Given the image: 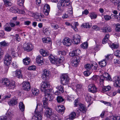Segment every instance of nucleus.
<instances>
[{"label":"nucleus","instance_id":"obj_1","mask_svg":"<svg viewBox=\"0 0 120 120\" xmlns=\"http://www.w3.org/2000/svg\"><path fill=\"white\" fill-rule=\"evenodd\" d=\"M35 112V115L33 117L32 120H41L42 118L41 113L43 112L42 105L37 104Z\"/></svg>","mask_w":120,"mask_h":120},{"label":"nucleus","instance_id":"obj_2","mask_svg":"<svg viewBox=\"0 0 120 120\" xmlns=\"http://www.w3.org/2000/svg\"><path fill=\"white\" fill-rule=\"evenodd\" d=\"M0 82L2 83L3 85L8 86L10 89L13 88L15 86V82L13 81L10 82L7 79H3L0 81Z\"/></svg>","mask_w":120,"mask_h":120},{"label":"nucleus","instance_id":"obj_3","mask_svg":"<svg viewBox=\"0 0 120 120\" xmlns=\"http://www.w3.org/2000/svg\"><path fill=\"white\" fill-rule=\"evenodd\" d=\"M50 84L47 81L42 82L41 84L40 87L42 91H44V93L45 94V91L47 90V92H49L52 90L51 89H48L50 87Z\"/></svg>","mask_w":120,"mask_h":120},{"label":"nucleus","instance_id":"obj_4","mask_svg":"<svg viewBox=\"0 0 120 120\" xmlns=\"http://www.w3.org/2000/svg\"><path fill=\"white\" fill-rule=\"evenodd\" d=\"M61 83L63 85H66L69 82V78L68 74H65L62 75L60 77Z\"/></svg>","mask_w":120,"mask_h":120},{"label":"nucleus","instance_id":"obj_5","mask_svg":"<svg viewBox=\"0 0 120 120\" xmlns=\"http://www.w3.org/2000/svg\"><path fill=\"white\" fill-rule=\"evenodd\" d=\"M107 76H105L104 75H101L100 76H99V82L101 85L102 86L103 85L104 82L105 80V79L111 81L112 79H111L110 76L109 75L108 73L106 74Z\"/></svg>","mask_w":120,"mask_h":120},{"label":"nucleus","instance_id":"obj_6","mask_svg":"<svg viewBox=\"0 0 120 120\" xmlns=\"http://www.w3.org/2000/svg\"><path fill=\"white\" fill-rule=\"evenodd\" d=\"M11 57L9 54H7L5 55L4 59V63L8 68V66L10 65L11 62Z\"/></svg>","mask_w":120,"mask_h":120},{"label":"nucleus","instance_id":"obj_7","mask_svg":"<svg viewBox=\"0 0 120 120\" xmlns=\"http://www.w3.org/2000/svg\"><path fill=\"white\" fill-rule=\"evenodd\" d=\"M42 72L43 79L44 80H47L50 76V72L49 70L46 69L43 70Z\"/></svg>","mask_w":120,"mask_h":120},{"label":"nucleus","instance_id":"obj_8","mask_svg":"<svg viewBox=\"0 0 120 120\" xmlns=\"http://www.w3.org/2000/svg\"><path fill=\"white\" fill-rule=\"evenodd\" d=\"M33 45L29 43H25L23 45V49L24 51L29 52L32 50L33 48Z\"/></svg>","mask_w":120,"mask_h":120},{"label":"nucleus","instance_id":"obj_9","mask_svg":"<svg viewBox=\"0 0 120 120\" xmlns=\"http://www.w3.org/2000/svg\"><path fill=\"white\" fill-rule=\"evenodd\" d=\"M88 88L89 91L93 93L96 92L97 90V87L94 84H89Z\"/></svg>","mask_w":120,"mask_h":120},{"label":"nucleus","instance_id":"obj_10","mask_svg":"<svg viewBox=\"0 0 120 120\" xmlns=\"http://www.w3.org/2000/svg\"><path fill=\"white\" fill-rule=\"evenodd\" d=\"M79 56H76L74 57V59L72 61V65L74 67H76L79 64L78 62L80 61Z\"/></svg>","mask_w":120,"mask_h":120},{"label":"nucleus","instance_id":"obj_11","mask_svg":"<svg viewBox=\"0 0 120 120\" xmlns=\"http://www.w3.org/2000/svg\"><path fill=\"white\" fill-rule=\"evenodd\" d=\"M44 108L45 109V114L46 116L48 117H50V116L53 114L52 109L48 107H45Z\"/></svg>","mask_w":120,"mask_h":120},{"label":"nucleus","instance_id":"obj_12","mask_svg":"<svg viewBox=\"0 0 120 120\" xmlns=\"http://www.w3.org/2000/svg\"><path fill=\"white\" fill-rule=\"evenodd\" d=\"M62 42L64 45L69 46L71 45L72 43V40L69 38H65L63 40Z\"/></svg>","mask_w":120,"mask_h":120},{"label":"nucleus","instance_id":"obj_13","mask_svg":"<svg viewBox=\"0 0 120 120\" xmlns=\"http://www.w3.org/2000/svg\"><path fill=\"white\" fill-rule=\"evenodd\" d=\"M79 109L77 111V113L79 114L80 113V111L83 112V113L86 112L87 110L86 107H85L84 105L80 104H79Z\"/></svg>","mask_w":120,"mask_h":120},{"label":"nucleus","instance_id":"obj_14","mask_svg":"<svg viewBox=\"0 0 120 120\" xmlns=\"http://www.w3.org/2000/svg\"><path fill=\"white\" fill-rule=\"evenodd\" d=\"M23 89L25 90L29 91L30 88V83L29 82H24L22 83Z\"/></svg>","mask_w":120,"mask_h":120},{"label":"nucleus","instance_id":"obj_15","mask_svg":"<svg viewBox=\"0 0 120 120\" xmlns=\"http://www.w3.org/2000/svg\"><path fill=\"white\" fill-rule=\"evenodd\" d=\"M80 38H81L80 35L78 34H76L73 37V43L75 44H78L79 43Z\"/></svg>","mask_w":120,"mask_h":120},{"label":"nucleus","instance_id":"obj_16","mask_svg":"<svg viewBox=\"0 0 120 120\" xmlns=\"http://www.w3.org/2000/svg\"><path fill=\"white\" fill-rule=\"evenodd\" d=\"M113 81L115 82L114 85L116 87H120V79L118 76L114 77Z\"/></svg>","mask_w":120,"mask_h":120},{"label":"nucleus","instance_id":"obj_17","mask_svg":"<svg viewBox=\"0 0 120 120\" xmlns=\"http://www.w3.org/2000/svg\"><path fill=\"white\" fill-rule=\"evenodd\" d=\"M32 16L35 18L38 19L37 20V21H41V20L40 19L41 18H43L44 16L40 13L36 12L33 14Z\"/></svg>","mask_w":120,"mask_h":120},{"label":"nucleus","instance_id":"obj_18","mask_svg":"<svg viewBox=\"0 0 120 120\" xmlns=\"http://www.w3.org/2000/svg\"><path fill=\"white\" fill-rule=\"evenodd\" d=\"M70 0H61L60 3L62 7H66L70 5Z\"/></svg>","mask_w":120,"mask_h":120},{"label":"nucleus","instance_id":"obj_19","mask_svg":"<svg viewBox=\"0 0 120 120\" xmlns=\"http://www.w3.org/2000/svg\"><path fill=\"white\" fill-rule=\"evenodd\" d=\"M56 109L57 111L62 114L64 112L65 108L63 105H59L56 107Z\"/></svg>","mask_w":120,"mask_h":120},{"label":"nucleus","instance_id":"obj_20","mask_svg":"<svg viewBox=\"0 0 120 120\" xmlns=\"http://www.w3.org/2000/svg\"><path fill=\"white\" fill-rule=\"evenodd\" d=\"M80 53V50L77 49L75 50H73L72 52L70 53V56L74 57L76 56H78V55H79Z\"/></svg>","mask_w":120,"mask_h":120},{"label":"nucleus","instance_id":"obj_21","mask_svg":"<svg viewBox=\"0 0 120 120\" xmlns=\"http://www.w3.org/2000/svg\"><path fill=\"white\" fill-rule=\"evenodd\" d=\"M50 7L49 5L46 4L44 5L43 11L45 15H49L50 11Z\"/></svg>","mask_w":120,"mask_h":120},{"label":"nucleus","instance_id":"obj_22","mask_svg":"<svg viewBox=\"0 0 120 120\" xmlns=\"http://www.w3.org/2000/svg\"><path fill=\"white\" fill-rule=\"evenodd\" d=\"M13 116V112L11 111L8 110L6 113V116L8 120H10L12 118Z\"/></svg>","mask_w":120,"mask_h":120},{"label":"nucleus","instance_id":"obj_23","mask_svg":"<svg viewBox=\"0 0 120 120\" xmlns=\"http://www.w3.org/2000/svg\"><path fill=\"white\" fill-rule=\"evenodd\" d=\"M46 90L45 92V96H47V97L48 100H49V101H52L53 98V97L52 95L50 94V92H47Z\"/></svg>","mask_w":120,"mask_h":120},{"label":"nucleus","instance_id":"obj_24","mask_svg":"<svg viewBox=\"0 0 120 120\" xmlns=\"http://www.w3.org/2000/svg\"><path fill=\"white\" fill-rule=\"evenodd\" d=\"M17 102V99H12L8 102V103L10 105L14 106L16 105Z\"/></svg>","mask_w":120,"mask_h":120},{"label":"nucleus","instance_id":"obj_25","mask_svg":"<svg viewBox=\"0 0 120 120\" xmlns=\"http://www.w3.org/2000/svg\"><path fill=\"white\" fill-rule=\"evenodd\" d=\"M101 31L104 33H107L110 32L112 30L111 27L109 26L105 27L101 29Z\"/></svg>","mask_w":120,"mask_h":120},{"label":"nucleus","instance_id":"obj_26","mask_svg":"<svg viewBox=\"0 0 120 120\" xmlns=\"http://www.w3.org/2000/svg\"><path fill=\"white\" fill-rule=\"evenodd\" d=\"M40 54L42 55L43 56H46L49 54V53L44 50L43 49H41L40 50Z\"/></svg>","mask_w":120,"mask_h":120},{"label":"nucleus","instance_id":"obj_27","mask_svg":"<svg viewBox=\"0 0 120 120\" xmlns=\"http://www.w3.org/2000/svg\"><path fill=\"white\" fill-rule=\"evenodd\" d=\"M42 101L44 108L47 107V106L48 104V100L46 97L43 98Z\"/></svg>","mask_w":120,"mask_h":120},{"label":"nucleus","instance_id":"obj_28","mask_svg":"<svg viewBox=\"0 0 120 120\" xmlns=\"http://www.w3.org/2000/svg\"><path fill=\"white\" fill-rule=\"evenodd\" d=\"M93 66L94 65L93 64H87L85 65L84 67L85 68L87 71H89L91 68H92Z\"/></svg>","mask_w":120,"mask_h":120},{"label":"nucleus","instance_id":"obj_29","mask_svg":"<svg viewBox=\"0 0 120 120\" xmlns=\"http://www.w3.org/2000/svg\"><path fill=\"white\" fill-rule=\"evenodd\" d=\"M36 60L37 63H43V59L42 56L38 55L36 57Z\"/></svg>","mask_w":120,"mask_h":120},{"label":"nucleus","instance_id":"obj_30","mask_svg":"<svg viewBox=\"0 0 120 120\" xmlns=\"http://www.w3.org/2000/svg\"><path fill=\"white\" fill-rule=\"evenodd\" d=\"M15 76L16 77L19 78H22V75L21 71L19 70H17L16 71Z\"/></svg>","mask_w":120,"mask_h":120},{"label":"nucleus","instance_id":"obj_31","mask_svg":"<svg viewBox=\"0 0 120 120\" xmlns=\"http://www.w3.org/2000/svg\"><path fill=\"white\" fill-rule=\"evenodd\" d=\"M84 95L87 101L89 102L91 100V97L89 94L86 93Z\"/></svg>","mask_w":120,"mask_h":120},{"label":"nucleus","instance_id":"obj_32","mask_svg":"<svg viewBox=\"0 0 120 120\" xmlns=\"http://www.w3.org/2000/svg\"><path fill=\"white\" fill-rule=\"evenodd\" d=\"M4 30L7 32L10 31L12 29V28L8 25V23H7L4 26Z\"/></svg>","mask_w":120,"mask_h":120},{"label":"nucleus","instance_id":"obj_33","mask_svg":"<svg viewBox=\"0 0 120 120\" xmlns=\"http://www.w3.org/2000/svg\"><path fill=\"white\" fill-rule=\"evenodd\" d=\"M31 91L33 94L34 96L37 95L39 93V90L36 88H33Z\"/></svg>","mask_w":120,"mask_h":120},{"label":"nucleus","instance_id":"obj_34","mask_svg":"<svg viewBox=\"0 0 120 120\" xmlns=\"http://www.w3.org/2000/svg\"><path fill=\"white\" fill-rule=\"evenodd\" d=\"M49 59L50 61L52 64H54L55 63L56 58L52 55H51L49 57Z\"/></svg>","mask_w":120,"mask_h":120},{"label":"nucleus","instance_id":"obj_35","mask_svg":"<svg viewBox=\"0 0 120 120\" xmlns=\"http://www.w3.org/2000/svg\"><path fill=\"white\" fill-rule=\"evenodd\" d=\"M19 108L20 110L22 112L24 111L25 109V106L22 102H20L19 104Z\"/></svg>","mask_w":120,"mask_h":120},{"label":"nucleus","instance_id":"obj_36","mask_svg":"<svg viewBox=\"0 0 120 120\" xmlns=\"http://www.w3.org/2000/svg\"><path fill=\"white\" fill-rule=\"evenodd\" d=\"M111 89V87L110 86H105L102 88V92H105L109 91Z\"/></svg>","mask_w":120,"mask_h":120},{"label":"nucleus","instance_id":"obj_37","mask_svg":"<svg viewBox=\"0 0 120 120\" xmlns=\"http://www.w3.org/2000/svg\"><path fill=\"white\" fill-rule=\"evenodd\" d=\"M23 63L25 65H28L30 62V59L29 58H26L23 60Z\"/></svg>","mask_w":120,"mask_h":120},{"label":"nucleus","instance_id":"obj_38","mask_svg":"<svg viewBox=\"0 0 120 120\" xmlns=\"http://www.w3.org/2000/svg\"><path fill=\"white\" fill-rule=\"evenodd\" d=\"M3 1L4 5L6 6H10L12 3L9 0H2Z\"/></svg>","mask_w":120,"mask_h":120},{"label":"nucleus","instance_id":"obj_39","mask_svg":"<svg viewBox=\"0 0 120 120\" xmlns=\"http://www.w3.org/2000/svg\"><path fill=\"white\" fill-rule=\"evenodd\" d=\"M56 100L57 102L59 103H61L64 101V99L60 96H58L56 98Z\"/></svg>","mask_w":120,"mask_h":120},{"label":"nucleus","instance_id":"obj_40","mask_svg":"<svg viewBox=\"0 0 120 120\" xmlns=\"http://www.w3.org/2000/svg\"><path fill=\"white\" fill-rule=\"evenodd\" d=\"M42 41L44 43H48L49 42H50L51 41V39L47 37V38H43L42 39Z\"/></svg>","mask_w":120,"mask_h":120},{"label":"nucleus","instance_id":"obj_41","mask_svg":"<svg viewBox=\"0 0 120 120\" xmlns=\"http://www.w3.org/2000/svg\"><path fill=\"white\" fill-rule=\"evenodd\" d=\"M98 64L101 67H104L105 66L106 64V62L105 60L101 61L98 62Z\"/></svg>","mask_w":120,"mask_h":120},{"label":"nucleus","instance_id":"obj_42","mask_svg":"<svg viewBox=\"0 0 120 120\" xmlns=\"http://www.w3.org/2000/svg\"><path fill=\"white\" fill-rule=\"evenodd\" d=\"M16 9L17 8L15 7H12L10 8V11L12 13H17L18 11Z\"/></svg>","mask_w":120,"mask_h":120},{"label":"nucleus","instance_id":"obj_43","mask_svg":"<svg viewBox=\"0 0 120 120\" xmlns=\"http://www.w3.org/2000/svg\"><path fill=\"white\" fill-rule=\"evenodd\" d=\"M76 114L75 112H72L70 115L69 117L70 119H73L75 117Z\"/></svg>","mask_w":120,"mask_h":120},{"label":"nucleus","instance_id":"obj_44","mask_svg":"<svg viewBox=\"0 0 120 120\" xmlns=\"http://www.w3.org/2000/svg\"><path fill=\"white\" fill-rule=\"evenodd\" d=\"M90 17L91 19H95L96 18L97 16L96 13L94 12H92L90 14Z\"/></svg>","mask_w":120,"mask_h":120},{"label":"nucleus","instance_id":"obj_45","mask_svg":"<svg viewBox=\"0 0 120 120\" xmlns=\"http://www.w3.org/2000/svg\"><path fill=\"white\" fill-rule=\"evenodd\" d=\"M49 117L52 120H56L58 118V116L56 115L53 114V113Z\"/></svg>","mask_w":120,"mask_h":120},{"label":"nucleus","instance_id":"obj_46","mask_svg":"<svg viewBox=\"0 0 120 120\" xmlns=\"http://www.w3.org/2000/svg\"><path fill=\"white\" fill-rule=\"evenodd\" d=\"M116 26L115 31L117 32H120V24L119 23L115 24Z\"/></svg>","mask_w":120,"mask_h":120},{"label":"nucleus","instance_id":"obj_47","mask_svg":"<svg viewBox=\"0 0 120 120\" xmlns=\"http://www.w3.org/2000/svg\"><path fill=\"white\" fill-rule=\"evenodd\" d=\"M63 61V60L60 58L56 59L55 63L57 65H59V64L62 63Z\"/></svg>","mask_w":120,"mask_h":120},{"label":"nucleus","instance_id":"obj_48","mask_svg":"<svg viewBox=\"0 0 120 120\" xmlns=\"http://www.w3.org/2000/svg\"><path fill=\"white\" fill-rule=\"evenodd\" d=\"M109 46L112 48L113 49L117 48L119 47V45L118 44H115L114 43L110 44L109 45Z\"/></svg>","mask_w":120,"mask_h":120},{"label":"nucleus","instance_id":"obj_49","mask_svg":"<svg viewBox=\"0 0 120 120\" xmlns=\"http://www.w3.org/2000/svg\"><path fill=\"white\" fill-rule=\"evenodd\" d=\"M88 46V45L87 42H85L80 45L81 48L83 49L87 48Z\"/></svg>","mask_w":120,"mask_h":120},{"label":"nucleus","instance_id":"obj_50","mask_svg":"<svg viewBox=\"0 0 120 120\" xmlns=\"http://www.w3.org/2000/svg\"><path fill=\"white\" fill-rule=\"evenodd\" d=\"M99 76L97 75H94L92 78V79L94 81H95L96 83L98 82V80Z\"/></svg>","mask_w":120,"mask_h":120},{"label":"nucleus","instance_id":"obj_51","mask_svg":"<svg viewBox=\"0 0 120 120\" xmlns=\"http://www.w3.org/2000/svg\"><path fill=\"white\" fill-rule=\"evenodd\" d=\"M51 27L54 29H56L59 28V26L58 24L54 23H51Z\"/></svg>","mask_w":120,"mask_h":120},{"label":"nucleus","instance_id":"obj_52","mask_svg":"<svg viewBox=\"0 0 120 120\" xmlns=\"http://www.w3.org/2000/svg\"><path fill=\"white\" fill-rule=\"evenodd\" d=\"M111 119L113 120H120V116H111Z\"/></svg>","mask_w":120,"mask_h":120},{"label":"nucleus","instance_id":"obj_53","mask_svg":"<svg viewBox=\"0 0 120 120\" xmlns=\"http://www.w3.org/2000/svg\"><path fill=\"white\" fill-rule=\"evenodd\" d=\"M90 26L89 25L88 23H84L82 25V26L84 28H89L90 27Z\"/></svg>","mask_w":120,"mask_h":120},{"label":"nucleus","instance_id":"obj_54","mask_svg":"<svg viewBox=\"0 0 120 120\" xmlns=\"http://www.w3.org/2000/svg\"><path fill=\"white\" fill-rule=\"evenodd\" d=\"M24 0H18L17 4L20 6H22L23 5L24 2Z\"/></svg>","mask_w":120,"mask_h":120},{"label":"nucleus","instance_id":"obj_55","mask_svg":"<svg viewBox=\"0 0 120 120\" xmlns=\"http://www.w3.org/2000/svg\"><path fill=\"white\" fill-rule=\"evenodd\" d=\"M56 88L60 91H61L62 93H63L64 92V90H63L64 88L63 86H58L56 87Z\"/></svg>","mask_w":120,"mask_h":120},{"label":"nucleus","instance_id":"obj_56","mask_svg":"<svg viewBox=\"0 0 120 120\" xmlns=\"http://www.w3.org/2000/svg\"><path fill=\"white\" fill-rule=\"evenodd\" d=\"M28 69V70L30 71L35 70L36 69V67L35 66L32 65L29 67Z\"/></svg>","mask_w":120,"mask_h":120},{"label":"nucleus","instance_id":"obj_57","mask_svg":"<svg viewBox=\"0 0 120 120\" xmlns=\"http://www.w3.org/2000/svg\"><path fill=\"white\" fill-rule=\"evenodd\" d=\"M114 55L117 57H120V51L117 50L114 52Z\"/></svg>","mask_w":120,"mask_h":120},{"label":"nucleus","instance_id":"obj_58","mask_svg":"<svg viewBox=\"0 0 120 120\" xmlns=\"http://www.w3.org/2000/svg\"><path fill=\"white\" fill-rule=\"evenodd\" d=\"M15 37V39L17 41H19L21 40V39L18 34H16Z\"/></svg>","mask_w":120,"mask_h":120},{"label":"nucleus","instance_id":"obj_59","mask_svg":"<svg viewBox=\"0 0 120 120\" xmlns=\"http://www.w3.org/2000/svg\"><path fill=\"white\" fill-rule=\"evenodd\" d=\"M111 16L108 15H105L104 16V18L106 20H110L111 19Z\"/></svg>","mask_w":120,"mask_h":120},{"label":"nucleus","instance_id":"obj_60","mask_svg":"<svg viewBox=\"0 0 120 120\" xmlns=\"http://www.w3.org/2000/svg\"><path fill=\"white\" fill-rule=\"evenodd\" d=\"M69 14H67L66 13L64 14L62 16V18L63 19H65L68 17H70Z\"/></svg>","mask_w":120,"mask_h":120},{"label":"nucleus","instance_id":"obj_61","mask_svg":"<svg viewBox=\"0 0 120 120\" xmlns=\"http://www.w3.org/2000/svg\"><path fill=\"white\" fill-rule=\"evenodd\" d=\"M101 102L104 103L107 106H110L111 105L110 103L108 102L104 101H101Z\"/></svg>","mask_w":120,"mask_h":120},{"label":"nucleus","instance_id":"obj_62","mask_svg":"<svg viewBox=\"0 0 120 120\" xmlns=\"http://www.w3.org/2000/svg\"><path fill=\"white\" fill-rule=\"evenodd\" d=\"M16 54L17 53L15 52V51L14 50L12 49L11 50V54L12 56H13V57L15 56V55H16Z\"/></svg>","mask_w":120,"mask_h":120},{"label":"nucleus","instance_id":"obj_63","mask_svg":"<svg viewBox=\"0 0 120 120\" xmlns=\"http://www.w3.org/2000/svg\"><path fill=\"white\" fill-rule=\"evenodd\" d=\"M113 4L115 5H116L117 4V3H118V0H110Z\"/></svg>","mask_w":120,"mask_h":120},{"label":"nucleus","instance_id":"obj_64","mask_svg":"<svg viewBox=\"0 0 120 120\" xmlns=\"http://www.w3.org/2000/svg\"><path fill=\"white\" fill-rule=\"evenodd\" d=\"M74 103L75 106L76 107L78 105V99H75Z\"/></svg>","mask_w":120,"mask_h":120}]
</instances>
